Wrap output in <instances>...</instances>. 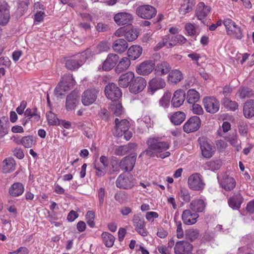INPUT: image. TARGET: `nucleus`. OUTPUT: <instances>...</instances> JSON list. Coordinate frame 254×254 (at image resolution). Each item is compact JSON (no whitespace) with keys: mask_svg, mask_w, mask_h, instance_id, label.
<instances>
[{"mask_svg":"<svg viewBox=\"0 0 254 254\" xmlns=\"http://www.w3.org/2000/svg\"><path fill=\"white\" fill-rule=\"evenodd\" d=\"M24 116L28 117V119H32L31 121L33 122H38L40 119V116L36 108H27L24 112Z\"/></svg>","mask_w":254,"mask_h":254,"instance_id":"nucleus-41","label":"nucleus"},{"mask_svg":"<svg viewBox=\"0 0 254 254\" xmlns=\"http://www.w3.org/2000/svg\"><path fill=\"white\" fill-rule=\"evenodd\" d=\"M210 10L209 6L205 5L203 2H200L197 5L195 15L198 19L202 20L207 16Z\"/></svg>","mask_w":254,"mask_h":254,"instance_id":"nucleus-29","label":"nucleus"},{"mask_svg":"<svg viewBox=\"0 0 254 254\" xmlns=\"http://www.w3.org/2000/svg\"><path fill=\"white\" fill-rule=\"evenodd\" d=\"M112 47L115 52L122 53L127 49L128 44L126 40L118 39L114 41Z\"/></svg>","mask_w":254,"mask_h":254,"instance_id":"nucleus-33","label":"nucleus"},{"mask_svg":"<svg viewBox=\"0 0 254 254\" xmlns=\"http://www.w3.org/2000/svg\"><path fill=\"white\" fill-rule=\"evenodd\" d=\"M24 191L23 185L19 182L13 184L9 188L8 192L12 197H18L22 194Z\"/></svg>","mask_w":254,"mask_h":254,"instance_id":"nucleus-31","label":"nucleus"},{"mask_svg":"<svg viewBox=\"0 0 254 254\" xmlns=\"http://www.w3.org/2000/svg\"><path fill=\"white\" fill-rule=\"evenodd\" d=\"M198 141L203 157L207 159L210 158L214 154V148L204 137H199Z\"/></svg>","mask_w":254,"mask_h":254,"instance_id":"nucleus-9","label":"nucleus"},{"mask_svg":"<svg viewBox=\"0 0 254 254\" xmlns=\"http://www.w3.org/2000/svg\"><path fill=\"white\" fill-rule=\"evenodd\" d=\"M191 110L194 114L196 115H201L203 113L201 106L197 104H192Z\"/></svg>","mask_w":254,"mask_h":254,"instance_id":"nucleus-62","label":"nucleus"},{"mask_svg":"<svg viewBox=\"0 0 254 254\" xmlns=\"http://www.w3.org/2000/svg\"><path fill=\"white\" fill-rule=\"evenodd\" d=\"M186 115L183 112L178 111L169 116L172 123L175 125H181L185 120Z\"/></svg>","mask_w":254,"mask_h":254,"instance_id":"nucleus-34","label":"nucleus"},{"mask_svg":"<svg viewBox=\"0 0 254 254\" xmlns=\"http://www.w3.org/2000/svg\"><path fill=\"white\" fill-rule=\"evenodd\" d=\"M188 184L190 189L197 191L202 190L205 186L202 176L198 173H194L189 177Z\"/></svg>","mask_w":254,"mask_h":254,"instance_id":"nucleus-4","label":"nucleus"},{"mask_svg":"<svg viewBox=\"0 0 254 254\" xmlns=\"http://www.w3.org/2000/svg\"><path fill=\"white\" fill-rule=\"evenodd\" d=\"M221 187L226 191H231L236 187L235 179L228 176H224L220 181Z\"/></svg>","mask_w":254,"mask_h":254,"instance_id":"nucleus-30","label":"nucleus"},{"mask_svg":"<svg viewBox=\"0 0 254 254\" xmlns=\"http://www.w3.org/2000/svg\"><path fill=\"white\" fill-rule=\"evenodd\" d=\"M206 165L209 169L212 171L218 170L221 166V163L218 160L209 161L206 163Z\"/></svg>","mask_w":254,"mask_h":254,"instance_id":"nucleus-58","label":"nucleus"},{"mask_svg":"<svg viewBox=\"0 0 254 254\" xmlns=\"http://www.w3.org/2000/svg\"><path fill=\"white\" fill-rule=\"evenodd\" d=\"M112 110L116 116H119L122 114L123 112V107L121 104L117 103L112 106Z\"/></svg>","mask_w":254,"mask_h":254,"instance_id":"nucleus-61","label":"nucleus"},{"mask_svg":"<svg viewBox=\"0 0 254 254\" xmlns=\"http://www.w3.org/2000/svg\"><path fill=\"white\" fill-rule=\"evenodd\" d=\"M97 48L100 52H105L109 49V46L108 42L102 41L98 45Z\"/></svg>","mask_w":254,"mask_h":254,"instance_id":"nucleus-63","label":"nucleus"},{"mask_svg":"<svg viewBox=\"0 0 254 254\" xmlns=\"http://www.w3.org/2000/svg\"><path fill=\"white\" fill-rule=\"evenodd\" d=\"M136 12L141 18L150 19L156 15L157 10L155 7L150 5H143L138 7Z\"/></svg>","mask_w":254,"mask_h":254,"instance_id":"nucleus-6","label":"nucleus"},{"mask_svg":"<svg viewBox=\"0 0 254 254\" xmlns=\"http://www.w3.org/2000/svg\"><path fill=\"white\" fill-rule=\"evenodd\" d=\"M243 113L244 116L248 119L254 117V100L247 101L244 105Z\"/></svg>","mask_w":254,"mask_h":254,"instance_id":"nucleus-32","label":"nucleus"},{"mask_svg":"<svg viewBox=\"0 0 254 254\" xmlns=\"http://www.w3.org/2000/svg\"><path fill=\"white\" fill-rule=\"evenodd\" d=\"M135 185V179L130 174H121L117 179L116 186L120 189L129 190Z\"/></svg>","mask_w":254,"mask_h":254,"instance_id":"nucleus-3","label":"nucleus"},{"mask_svg":"<svg viewBox=\"0 0 254 254\" xmlns=\"http://www.w3.org/2000/svg\"><path fill=\"white\" fill-rule=\"evenodd\" d=\"M204 108L211 114L217 113L219 109L220 104L218 100L214 97H205L203 100Z\"/></svg>","mask_w":254,"mask_h":254,"instance_id":"nucleus-13","label":"nucleus"},{"mask_svg":"<svg viewBox=\"0 0 254 254\" xmlns=\"http://www.w3.org/2000/svg\"><path fill=\"white\" fill-rule=\"evenodd\" d=\"M186 99V94L182 89L176 90L171 100L172 106L174 108H179L182 105Z\"/></svg>","mask_w":254,"mask_h":254,"instance_id":"nucleus-21","label":"nucleus"},{"mask_svg":"<svg viewBox=\"0 0 254 254\" xmlns=\"http://www.w3.org/2000/svg\"><path fill=\"white\" fill-rule=\"evenodd\" d=\"M134 74L133 72L128 71L120 75L118 79V84L122 88H127L131 84L134 79Z\"/></svg>","mask_w":254,"mask_h":254,"instance_id":"nucleus-23","label":"nucleus"},{"mask_svg":"<svg viewBox=\"0 0 254 254\" xmlns=\"http://www.w3.org/2000/svg\"><path fill=\"white\" fill-rule=\"evenodd\" d=\"M134 143H128L126 145H122L118 147L115 150V154L118 156H123L130 151L135 147Z\"/></svg>","mask_w":254,"mask_h":254,"instance_id":"nucleus-37","label":"nucleus"},{"mask_svg":"<svg viewBox=\"0 0 254 254\" xmlns=\"http://www.w3.org/2000/svg\"><path fill=\"white\" fill-rule=\"evenodd\" d=\"M198 216L196 213H192L190 209H186L183 212L182 219L184 223L190 225L195 224Z\"/></svg>","mask_w":254,"mask_h":254,"instance_id":"nucleus-26","label":"nucleus"},{"mask_svg":"<svg viewBox=\"0 0 254 254\" xmlns=\"http://www.w3.org/2000/svg\"><path fill=\"white\" fill-rule=\"evenodd\" d=\"M10 19L9 6L3 2L0 5V25H6Z\"/></svg>","mask_w":254,"mask_h":254,"instance_id":"nucleus-20","label":"nucleus"},{"mask_svg":"<svg viewBox=\"0 0 254 254\" xmlns=\"http://www.w3.org/2000/svg\"><path fill=\"white\" fill-rule=\"evenodd\" d=\"M119 57L115 54H109L106 60L103 62L102 69L105 71H109L117 64Z\"/></svg>","mask_w":254,"mask_h":254,"instance_id":"nucleus-22","label":"nucleus"},{"mask_svg":"<svg viewBox=\"0 0 254 254\" xmlns=\"http://www.w3.org/2000/svg\"><path fill=\"white\" fill-rule=\"evenodd\" d=\"M115 123V126L112 130L114 136L117 137L122 136L123 132L129 129V123L126 119L120 121L118 118H116Z\"/></svg>","mask_w":254,"mask_h":254,"instance_id":"nucleus-12","label":"nucleus"},{"mask_svg":"<svg viewBox=\"0 0 254 254\" xmlns=\"http://www.w3.org/2000/svg\"><path fill=\"white\" fill-rule=\"evenodd\" d=\"M194 5V0H185L180 8V13L185 15L192 10Z\"/></svg>","mask_w":254,"mask_h":254,"instance_id":"nucleus-42","label":"nucleus"},{"mask_svg":"<svg viewBox=\"0 0 254 254\" xmlns=\"http://www.w3.org/2000/svg\"><path fill=\"white\" fill-rule=\"evenodd\" d=\"M46 117L48 123L50 125H57L60 123L59 120L56 114L51 112H49L46 114Z\"/></svg>","mask_w":254,"mask_h":254,"instance_id":"nucleus-53","label":"nucleus"},{"mask_svg":"<svg viewBox=\"0 0 254 254\" xmlns=\"http://www.w3.org/2000/svg\"><path fill=\"white\" fill-rule=\"evenodd\" d=\"M90 55V53L88 50L78 54L66 61L65 66L69 70L77 69L86 61Z\"/></svg>","mask_w":254,"mask_h":254,"instance_id":"nucleus-1","label":"nucleus"},{"mask_svg":"<svg viewBox=\"0 0 254 254\" xmlns=\"http://www.w3.org/2000/svg\"><path fill=\"white\" fill-rule=\"evenodd\" d=\"M137 154L135 153L123 158L119 164L120 169L125 171H131L135 164Z\"/></svg>","mask_w":254,"mask_h":254,"instance_id":"nucleus-8","label":"nucleus"},{"mask_svg":"<svg viewBox=\"0 0 254 254\" xmlns=\"http://www.w3.org/2000/svg\"><path fill=\"white\" fill-rule=\"evenodd\" d=\"M239 97L241 99L254 97V91L248 87H242L238 91Z\"/></svg>","mask_w":254,"mask_h":254,"instance_id":"nucleus-48","label":"nucleus"},{"mask_svg":"<svg viewBox=\"0 0 254 254\" xmlns=\"http://www.w3.org/2000/svg\"><path fill=\"white\" fill-rule=\"evenodd\" d=\"M2 119L5 121L6 123L5 126L3 125H0V137H3L4 135H5L8 132V128L9 126L8 124H9L8 121V118L5 117H3L2 118Z\"/></svg>","mask_w":254,"mask_h":254,"instance_id":"nucleus-56","label":"nucleus"},{"mask_svg":"<svg viewBox=\"0 0 254 254\" xmlns=\"http://www.w3.org/2000/svg\"><path fill=\"white\" fill-rule=\"evenodd\" d=\"M146 144L149 148L156 153L164 151L170 146L167 142L160 141L158 138H149L146 141Z\"/></svg>","mask_w":254,"mask_h":254,"instance_id":"nucleus-5","label":"nucleus"},{"mask_svg":"<svg viewBox=\"0 0 254 254\" xmlns=\"http://www.w3.org/2000/svg\"><path fill=\"white\" fill-rule=\"evenodd\" d=\"M138 36V32L136 29H131L125 33V37L129 42L135 40Z\"/></svg>","mask_w":254,"mask_h":254,"instance_id":"nucleus-54","label":"nucleus"},{"mask_svg":"<svg viewBox=\"0 0 254 254\" xmlns=\"http://www.w3.org/2000/svg\"><path fill=\"white\" fill-rule=\"evenodd\" d=\"M132 223L135 229L138 228L145 227V224L144 218L139 214L134 215L132 218Z\"/></svg>","mask_w":254,"mask_h":254,"instance_id":"nucleus-49","label":"nucleus"},{"mask_svg":"<svg viewBox=\"0 0 254 254\" xmlns=\"http://www.w3.org/2000/svg\"><path fill=\"white\" fill-rule=\"evenodd\" d=\"M142 52L141 47L138 45L131 46L127 51L128 58L131 60H135L139 58Z\"/></svg>","mask_w":254,"mask_h":254,"instance_id":"nucleus-35","label":"nucleus"},{"mask_svg":"<svg viewBox=\"0 0 254 254\" xmlns=\"http://www.w3.org/2000/svg\"><path fill=\"white\" fill-rule=\"evenodd\" d=\"M154 61H145L136 66V71L139 75H147L154 70Z\"/></svg>","mask_w":254,"mask_h":254,"instance_id":"nucleus-16","label":"nucleus"},{"mask_svg":"<svg viewBox=\"0 0 254 254\" xmlns=\"http://www.w3.org/2000/svg\"><path fill=\"white\" fill-rule=\"evenodd\" d=\"M171 97L170 92H166L163 97L159 100V105L164 108H167L170 105V100Z\"/></svg>","mask_w":254,"mask_h":254,"instance_id":"nucleus-51","label":"nucleus"},{"mask_svg":"<svg viewBox=\"0 0 254 254\" xmlns=\"http://www.w3.org/2000/svg\"><path fill=\"white\" fill-rule=\"evenodd\" d=\"M192 245L187 241H178L174 247L175 254H186L192 252Z\"/></svg>","mask_w":254,"mask_h":254,"instance_id":"nucleus-17","label":"nucleus"},{"mask_svg":"<svg viewBox=\"0 0 254 254\" xmlns=\"http://www.w3.org/2000/svg\"><path fill=\"white\" fill-rule=\"evenodd\" d=\"M80 96L78 92L72 91L67 95L65 101V109L68 111L74 110L79 103Z\"/></svg>","mask_w":254,"mask_h":254,"instance_id":"nucleus-15","label":"nucleus"},{"mask_svg":"<svg viewBox=\"0 0 254 254\" xmlns=\"http://www.w3.org/2000/svg\"><path fill=\"white\" fill-rule=\"evenodd\" d=\"M222 104L227 109L235 111L238 108V104L235 101H233L228 98H224L221 100Z\"/></svg>","mask_w":254,"mask_h":254,"instance_id":"nucleus-47","label":"nucleus"},{"mask_svg":"<svg viewBox=\"0 0 254 254\" xmlns=\"http://www.w3.org/2000/svg\"><path fill=\"white\" fill-rule=\"evenodd\" d=\"M101 238L104 244L107 247H112L115 240V238L111 234L104 232L101 235Z\"/></svg>","mask_w":254,"mask_h":254,"instance_id":"nucleus-45","label":"nucleus"},{"mask_svg":"<svg viewBox=\"0 0 254 254\" xmlns=\"http://www.w3.org/2000/svg\"><path fill=\"white\" fill-rule=\"evenodd\" d=\"M2 171L4 173H8L15 170V160L12 158H8L3 161Z\"/></svg>","mask_w":254,"mask_h":254,"instance_id":"nucleus-39","label":"nucleus"},{"mask_svg":"<svg viewBox=\"0 0 254 254\" xmlns=\"http://www.w3.org/2000/svg\"><path fill=\"white\" fill-rule=\"evenodd\" d=\"M98 197L99 199V206L100 208L103 206L104 197H105V189L103 188H101L98 191Z\"/></svg>","mask_w":254,"mask_h":254,"instance_id":"nucleus-60","label":"nucleus"},{"mask_svg":"<svg viewBox=\"0 0 254 254\" xmlns=\"http://www.w3.org/2000/svg\"><path fill=\"white\" fill-rule=\"evenodd\" d=\"M227 33L228 35L234 36L238 39H241L243 37L242 29L236 24Z\"/></svg>","mask_w":254,"mask_h":254,"instance_id":"nucleus-46","label":"nucleus"},{"mask_svg":"<svg viewBox=\"0 0 254 254\" xmlns=\"http://www.w3.org/2000/svg\"><path fill=\"white\" fill-rule=\"evenodd\" d=\"M105 93L108 99L115 101L118 100L122 96L121 90L114 83H109L106 86Z\"/></svg>","mask_w":254,"mask_h":254,"instance_id":"nucleus-7","label":"nucleus"},{"mask_svg":"<svg viewBox=\"0 0 254 254\" xmlns=\"http://www.w3.org/2000/svg\"><path fill=\"white\" fill-rule=\"evenodd\" d=\"M165 41L168 42V48H172L177 44H184L187 41V39L181 35H167L165 36Z\"/></svg>","mask_w":254,"mask_h":254,"instance_id":"nucleus-25","label":"nucleus"},{"mask_svg":"<svg viewBox=\"0 0 254 254\" xmlns=\"http://www.w3.org/2000/svg\"><path fill=\"white\" fill-rule=\"evenodd\" d=\"M146 85L147 82L143 77H134L131 84L129 86V90L132 93L137 94L141 92L146 86Z\"/></svg>","mask_w":254,"mask_h":254,"instance_id":"nucleus-11","label":"nucleus"},{"mask_svg":"<svg viewBox=\"0 0 254 254\" xmlns=\"http://www.w3.org/2000/svg\"><path fill=\"white\" fill-rule=\"evenodd\" d=\"M129 58L124 57L120 61L119 63L115 68V71L117 73H120L121 72L126 70L130 65Z\"/></svg>","mask_w":254,"mask_h":254,"instance_id":"nucleus-43","label":"nucleus"},{"mask_svg":"<svg viewBox=\"0 0 254 254\" xmlns=\"http://www.w3.org/2000/svg\"><path fill=\"white\" fill-rule=\"evenodd\" d=\"M199 236V231L196 229H190L185 231V238L186 239L193 241Z\"/></svg>","mask_w":254,"mask_h":254,"instance_id":"nucleus-50","label":"nucleus"},{"mask_svg":"<svg viewBox=\"0 0 254 254\" xmlns=\"http://www.w3.org/2000/svg\"><path fill=\"white\" fill-rule=\"evenodd\" d=\"M74 83L75 81L71 74L64 75L55 89V94L58 96L63 95V92L69 90Z\"/></svg>","mask_w":254,"mask_h":254,"instance_id":"nucleus-2","label":"nucleus"},{"mask_svg":"<svg viewBox=\"0 0 254 254\" xmlns=\"http://www.w3.org/2000/svg\"><path fill=\"white\" fill-rule=\"evenodd\" d=\"M34 139L33 136H26L22 138V145L25 148H30L34 144Z\"/></svg>","mask_w":254,"mask_h":254,"instance_id":"nucleus-55","label":"nucleus"},{"mask_svg":"<svg viewBox=\"0 0 254 254\" xmlns=\"http://www.w3.org/2000/svg\"><path fill=\"white\" fill-rule=\"evenodd\" d=\"M114 18L118 25H130L133 21L132 15L127 12L118 13Z\"/></svg>","mask_w":254,"mask_h":254,"instance_id":"nucleus-18","label":"nucleus"},{"mask_svg":"<svg viewBox=\"0 0 254 254\" xmlns=\"http://www.w3.org/2000/svg\"><path fill=\"white\" fill-rule=\"evenodd\" d=\"M29 4V0H25L19 2L17 8L14 13L16 18L20 17L28 9Z\"/></svg>","mask_w":254,"mask_h":254,"instance_id":"nucleus-40","label":"nucleus"},{"mask_svg":"<svg viewBox=\"0 0 254 254\" xmlns=\"http://www.w3.org/2000/svg\"><path fill=\"white\" fill-rule=\"evenodd\" d=\"M180 197L185 202H189L191 198V196L189 190L186 188H182L179 193Z\"/></svg>","mask_w":254,"mask_h":254,"instance_id":"nucleus-52","label":"nucleus"},{"mask_svg":"<svg viewBox=\"0 0 254 254\" xmlns=\"http://www.w3.org/2000/svg\"><path fill=\"white\" fill-rule=\"evenodd\" d=\"M244 198L240 193H234L228 199L229 206L234 210H238L243 203Z\"/></svg>","mask_w":254,"mask_h":254,"instance_id":"nucleus-24","label":"nucleus"},{"mask_svg":"<svg viewBox=\"0 0 254 254\" xmlns=\"http://www.w3.org/2000/svg\"><path fill=\"white\" fill-rule=\"evenodd\" d=\"M200 124L199 117L196 116L191 117L184 125V130L187 133L195 131L199 128Z\"/></svg>","mask_w":254,"mask_h":254,"instance_id":"nucleus-14","label":"nucleus"},{"mask_svg":"<svg viewBox=\"0 0 254 254\" xmlns=\"http://www.w3.org/2000/svg\"><path fill=\"white\" fill-rule=\"evenodd\" d=\"M205 208V203L201 199L193 200L190 204V208L194 212H201Z\"/></svg>","mask_w":254,"mask_h":254,"instance_id":"nucleus-36","label":"nucleus"},{"mask_svg":"<svg viewBox=\"0 0 254 254\" xmlns=\"http://www.w3.org/2000/svg\"><path fill=\"white\" fill-rule=\"evenodd\" d=\"M166 86L165 80L160 77H155L148 83V88L153 94L158 90L164 88Z\"/></svg>","mask_w":254,"mask_h":254,"instance_id":"nucleus-19","label":"nucleus"},{"mask_svg":"<svg viewBox=\"0 0 254 254\" xmlns=\"http://www.w3.org/2000/svg\"><path fill=\"white\" fill-rule=\"evenodd\" d=\"M29 252L27 248L21 247L14 252H9L8 254H28Z\"/></svg>","mask_w":254,"mask_h":254,"instance_id":"nucleus-64","label":"nucleus"},{"mask_svg":"<svg viewBox=\"0 0 254 254\" xmlns=\"http://www.w3.org/2000/svg\"><path fill=\"white\" fill-rule=\"evenodd\" d=\"M168 81L174 83L179 82L183 78V75L181 71L178 69L172 70L169 73Z\"/></svg>","mask_w":254,"mask_h":254,"instance_id":"nucleus-38","label":"nucleus"},{"mask_svg":"<svg viewBox=\"0 0 254 254\" xmlns=\"http://www.w3.org/2000/svg\"><path fill=\"white\" fill-rule=\"evenodd\" d=\"M185 29L190 36H194L196 33L195 26L190 23H187L185 25Z\"/></svg>","mask_w":254,"mask_h":254,"instance_id":"nucleus-57","label":"nucleus"},{"mask_svg":"<svg viewBox=\"0 0 254 254\" xmlns=\"http://www.w3.org/2000/svg\"><path fill=\"white\" fill-rule=\"evenodd\" d=\"M239 133L242 135H246L248 132V125L243 121L239 122L238 124Z\"/></svg>","mask_w":254,"mask_h":254,"instance_id":"nucleus-59","label":"nucleus"},{"mask_svg":"<svg viewBox=\"0 0 254 254\" xmlns=\"http://www.w3.org/2000/svg\"><path fill=\"white\" fill-rule=\"evenodd\" d=\"M199 94L195 90L191 89L188 91L187 100L189 103L194 104L199 100Z\"/></svg>","mask_w":254,"mask_h":254,"instance_id":"nucleus-44","label":"nucleus"},{"mask_svg":"<svg viewBox=\"0 0 254 254\" xmlns=\"http://www.w3.org/2000/svg\"><path fill=\"white\" fill-rule=\"evenodd\" d=\"M171 69L170 64L166 61H161L154 66V72L157 75H166Z\"/></svg>","mask_w":254,"mask_h":254,"instance_id":"nucleus-28","label":"nucleus"},{"mask_svg":"<svg viewBox=\"0 0 254 254\" xmlns=\"http://www.w3.org/2000/svg\"><path fill=\"white\" fill-rule=\"evenodd\" d=\"M100 162L101 164L95 163L94 168L96 170V174L98 177L104 176L106 173V168L108 165V158L105 156H101L100 158Z\"/></svg>","mask_w":254,"mask_h":254,"instance_id":"nucleus-27","label":"nucleus"},{"mask_svg":"<svg viewBox=\"0 0 254 254\" xmlns=\"http://www.w3.org/2000/svg\"><path fill=\"white\" fill-rule=\"evenodd\" d=\"M99 91L95 89L85 90L81 96V102L84 106H89L96 100Z\"/></svg>","mask_w":254,"mask_h":254,"instance_id":"nucleus-10","label":"nucleus"}]
</instances>
